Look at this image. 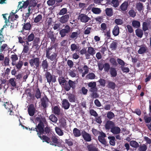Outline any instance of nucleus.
I'll return each mask as SVG.
<instances>
[{
  "label": "nucleus",
  "mask_w": 151,
  "mask_h": 151,
  "mask_svg": "<svg viewBox=\"0 0 151 151\" xmlns=\"http://www.w3.org/2000/svg\"><path fill=\"white\" fill-rule=\"evenodd\" d=\"M45 118L41 117H37L36 119V123L38 124L37 126V127L32 128L31 129L29 128V130H35L37 132V134L39 137L41 139L43 140V142H45L48 143H49L52 145H55L59 147H62L63 148L66 147L63 144V141L61 140L58 139V137L52 136V137L51 139L49 137L41 135L43 134L44 132V123L45 122Z\"/></svg>",
  "instance_id": "obj_1"
},
{
  "label": "nucleus",
  "mask_w": 151,
  "mask_h": 151,
  "mask_svg": "<svg viewBox=\"0 0 151 151\" xmlns=\"http://www.w3.org/2000/svg\"><path fill=\"white\" fill-rule=\"evenodd\" d=\"M55 50L52 47L48 48L46 50V57L51 61L53 63L55 64L57 61L58 57L57 54L55 52Z\"/></svg>",
  "instance_id": "obj_2"
},
{
  "label": "nucleus",
  "mask_w": 151,
  "mask_h": 151,
  "mask_svg": "<svg viewBox=\"0 0 151 151\" xmlns=\"http://www.w3.org/2000/svg\"><path fill=\"white\" fill-rule=\"evenodd\" d=\"M4 103V106L7 110L8 112H10L9 114L11 115H13L14 114V112L12 111L13 106L11 102L5 101Z\"/></svg>",
  "instance_id": "obj_3"
},
{
  "label": "nucleus",
  "mask_w": 151,
  "mask_h": 151,
  "mask_svg": "<svg viewBox=\"0 0 151 151\" xmlns=\"http://www.w3.org/2000/svg\"><path fill=\"white\" fill-rule=\"evenodd\" d=\"M96 52L95 50L93 48L91 47H88L86 53V58L87 59L90 58V56H93Z\"/></svg>",
  "instance_id": "obj_4"
},
{
  "label": "nucleus",
  "mask_w": 151,
  "mask_h": 151,
  "mask_svg": "<svg viewBox=\"0 0 151 151\" xmlns=\"http://www.w3.org/2000/svg\"><path fill=\"white\" fill-rule=\"evenodd\" d=\"M78 19L80 20L81 22L84 23H86L91 20L90 18L83 14H81L79 15Z\"/></svg>",
  "instance_id": "obj_5"
},
{
  "label": "nucleus",
  "mask_w": 151,
  "mask_h": 151,
  "mask_svg": "<svg viewBox=\"0 0 151 151\" xmlns=\"http://www.w3.org/2000/svg\"><path fill=\"white\" fill-rule=\"evenodd\" d=\"M78 70L80 73H82V76L83 77L88 72V68L87 65H85L83 68L81 67L78 68Z\"/></svg>",
  "instance_id": "obj_6"
},
{
  "label": "nucleus",
  "mask_w": 151,
  "mask_h": 151,
  "mask_svg": "<svg viewBox=\"0 0 151 151\" xmlns=\"http://www.w3.org/2000/svg\"><path fill=\"white\" fill-rule=\"evenodd\" d=\"M70 27L68 25H66L65 27V28L62 29L60 31V34L61 37L65 36L67 34H68L70 31Z\"/></svg>",
  "instance_id": "obj_7"
},
{
  "label": "nucleus",
  "mask_w": 151,
  "mask_h": 151,
  "mask_svg": "<svg viewBox=\"0 0 151 151\" xmlns=\"http://www.w3.org/2000/svg\"><path fill=\"white\" fill-rule=\"evenodd\" d=\"M29 0H27L23 3H22V2H19L18 5V8H19V9H21V11H22V9H24L27 8L29 5Z\"/></svg>",
  "instance_id": "obj_8"
},
{
  "label": "nucleus",
  "mask_w": 151,
  "mask_h": 151,
  "mask_svg": "<svg viewBox=\"0 0 151 151\" xmlns=\"http://www.w3.org/2000/svg\"><path fill=\"white\" fill-rule=\"evenodd\" d=\"M82 136L85 140L86 142H90L91 140V135L85 131L82 133Z\"/></svg>",
  "instance_id": "obj_9"
},
{
  "label": "nucleus",
  "mask_w": 151,
  "mask_h": 151,
  "mask_svg": "<svg viewBox=\"0 0 151 151\" xmlns=\"http://www.w3.org/2000/svg\"><path fill=\"white\" fill-rule=\"evenodd\" d=\"M88 85L89 87L90 88V91L91 92H95L97 90V88L96 87V83L95 82H91L89 83Z\"/></svg>",
  "instance_id": "obj_10"
},
{
  "label": "nucleus",
  "mask_w": 151,
  "mask_h": 151,
  "mask_svg": "<svg viewBox=\"0 0 151 151\" xmlns=\"http://www.w3.org/2000/svg\"><path fill=\"white\" fill-rule=\"evenodd\" d=\"M40 60L38 58H36L34 59H31L29 61V63L31 66H33L34 65L38 67L40 64Z\"/></svg>",
  "instance_id": "obj_11"
},
{
  "label": "nucleus",
  "mask_w": 151,
  "mask_h": 151,
  "mask_svg": "<svg viewBox=\"0 0 151 151\" xmlns=\"http://www.w3.org/2000/svg\"><path fill=\"white\" fill-rule=\"evenodd\" d=\"M114 126L115 124L113 122L111 121H108L105 124V127L106 130H109L110 129L111 130V129Z\"/></svg>",
  "instance_id": "obj_12"
},
{
  "label": "nucleus",
  "mask_w": 151,
  "mask_h": 151,
  "mask_svg": "<svg viewBox=\"0 0 151 151\" xmlns=\"http://www.w3.org/2000/svg\"><path fill=\"white\" fill-rule=\"evenodd\" d=\"M69 18V15L66 14L60 17L59 19V21L62 24L68 22Z\"/></svg>",
  "instance_id": "obj_13"
},
{
  "label": "nucleus",
  "mask_w": 151,
  "mask_h": 151,
  "mask_svg": "<svg viewBox=\"0 0 151 151\" xmlns=\"http://www.w3.org/2000/svg\"><path fill=\"white\" fill-rule=\"evenodd\" d=\"M121 129L117 126H114L110 130V132L114 134H117L120 132Z\"/></svg>",
  "instance_id": "obj_14"
},
{
  "label": "nucleus",
  "mask_w": 151,
  "mask_h": 151,
  "mask_svg": "<svg viewBox=\"0 0 151 151\" xmlns=\"http://www.w3.org/2000/svg\"><path fill=\"white\" fill-rule=\"evenodd\" d=\"M88 151H99L98 149L94 145L90 144L87 146Z\"/></svg>",
  "instance_id": "obj_15"
},
{
  "label": "nucleus",
  "mask_w": 151,
  "mask_h": 151,
  "mask_svg": "<svg viewBox=\"0 0 151 151\" xmlns=\"http://www.w3.org/2000/svg\"><path fill=\"white\" fill-rule=\"evenodd\" d=\"M79 35V33L78 32H72L69 35L70 40H76L78 37Z\"/></svg>",
  "instance_id": "obj_16"
},
{
  "label": "nucleus",
  "mask_w": 151,
  "mask_h": 151,
  "mask_svg": "<svg viewBox=\"0 0 151 151\" xmlns=\"http://www.w3.org/2000/svg\"><path fill=\"white\" fill-rule=\"evenodd\" d=\"M28 113L30 116H33L35 113V109L32 105H31L29 106V107L28 109Z\"/></svg>",
  "instance_id": "obj_17"
},
{
  "label": "nucleus",
  "mask_w": 151,
  "mask_h": 151,
  "mask_svg": "<svg viewBox=\"0 0 151 151\" xmlns=\"http://www.w3.org/2000/svg\"><path fill=\"white\" fill-rule=\"evenodd\" d=\"M34 22L35 23H40L42 21V16L41 14H39L35 17L34 20Z\"/></svg>",
  "instance_id": "obj_18"
},
{
  "label": "nucleus",
  "mask_w": 151,
  "mask_h": 151,
  "mask_svg": "<svg viewBox=\"0 0 151 151\" xmlns=\"http://www.w3.org/2000/svg\"><path fill=\"white\" fill-rule=\"evenodd\" d=\"M119 28L117 25H116L113 29L112 33L115 36H116L119 35Z\"/></svg>",
  "instance_id": "obj_19"
},
{
  "label": "nucleus",
  "mask_w": 151,
  "mask_h": 151,
  "mask_svg": "<svg viewBox=\"0 0 151 151\" xmlns=\"http://www.w3.org/2000/svg\"><path fill=\"white\" fill-rule=\"evenodd\" d=\"M9 83L11 85L12 89L13 90L14 88L16 87V83L15 81V78H11L9 80Z\"/></svg>",
  "instance_id": "obj_20"
},
{
  "label": "nucleus",
  "mask_w": 151,
  "mask_h": 151,
  "mask_svg": "<svg viewBox=\"0 0 151 151\" xmlns=\"http://www.w3.org/2000/svg\"><path fill=\"white\" fill-rule=\"evenodd\" d=\"M128 6V2L127 1H125L120 6V9L122 11H125L127 9Z\"/></svg>",
  "instance_id": "obj_21"
},
{
  "label": "nucleus",
  "mask_w": 151,
  "mask_h": 151,
  "mask_svg": "<svg viewBox=\"0 0 151 151\" xmlns=\"http://www.w3.org/2000/svg\"><path fill=\"white\" fill-rule=\"evenodd\" d=\"M62 105L63 107L65 109H68L70 107V104L66 99H64L63 101Z\"/></svg>",
  "instance_id": "obj_22"
},
{
  "label": "nucleus",
  "mask_w": 151,
  "mask_h": 151,
  "mask_svg": "<svg viewBox=\"0 0 151 151\" xmlns=\"http://www.w3.org/2000/svg\"><path fill=\"white\" fill-rule=\"evenodd\" d=\"M42 66L44 71H47L48 67V64L46 59L43 60L42 63Z\"/></svg>",
  "instance_id": "obj_23"
},
{
  "label": "nucleus",
  "mask_w": 151,
  "mask_h": 151,
  "mask_svg": "<svg viewBox=\"0 0 151 151\" xmlns=\"http://www.w3.org/2000/svg\"><path fill=\"white\" fill-rule=\"evenodd\" d=\"M45 76L47 82L50 84L52 79V76L51 75L49 72H47L45 73Z\"/></svg>",
  "instance_id": "obj_24"
},
{
  "label": "nucleus",
  "mask_w": 151,
  "mask_h": 151,
  "mask_svg": "<svg viewBox=\"0 0 151 151\" xmlns=\"http://www.w3.org/2000/svg\"><path fill=\"white\" fill-rule=\"evenodd\" d=\"M48 101V99L46 97H43L41 99V104L44 108L46 107Z\"/></svg>",
  "instance_id": "obj_25"
},
{
  "label": "nucleus",
  "mask_w": 151,
  "mask_h": 151,
  "mask_svg": "<svg viewBox=\"0 0 151 151\" xmlns=\"http://www.w3.org/2000/svg\"><path fill=\"white\" fill-rule=\"evenodd\" d=\"M55 130L56 132L59 136H62L64 134L63 131L62 130L59 128L58 127H56L55 128Z\"/></svg>",
  "instance_id": "obj_26"
},
{
  "label": "nucleus",
  "mask_w": 151,
  "mask_h": 151,
  "mask_svg": "<svg viewBox=\"0 0 151 151\" xmlns=\"http://www.w3.org/2000/svg\"><path fill=\"white\" fill-rule=\"evenodd\" d=\"M109 140L110 144L112 146L115 145V139L114 136H109L108 137Z\"/></svg>",
  "instance_id": "obj_27"
},
{
  "label": "nucleus",
  "mask_w": 151,
  "mask_h": 151,
  "mask_svg": "<svg viewBox=\"0 0 151 151\" xmlns=\"http://www.w3.org/2000/svg\"><path fill=\"white\" fill-rule=\"evenodd\" d=\"M11 58L12 60V64L13 65H16V61L18 59V58L16 55H12Z\"/></svg>",
  "instance_id": "obj_28"
},
{
  "label": "nucleus",
  "mask_w": 151,
  "mask_h": 151,
  "mask_svg": "<svg viewBox=\"0 0 151 151\" xmlns=\"http://www.w3.org/2000/svg\"><path fill=\"white\" fill-rule=\"evenodd\" d=\"M137 9L140 12L143 10V4L140 2H138L136 4Z\"/></svg>",
  "instance_id": "obj_29"
},
{
  "label": "nucleus",
  "mask_w": 151,
  "mask_h": 151,
  "mask_svg": "<svg viewBox=\"0 0 151 151\" xmlns=\"http://www.w3.org/2000/svg\"><path fill=\"white\" fill-rule=\"evenodd\" d=\"M147 50V48L145 46H141L140 47L138 51L139 54H141L145 52Z\"/></svg>",
  "instance_id": "obj_30"
},
{
  "label": "nucleus",
  "mask_w": 151,
  "mask_h": 151,
  "mask_svg": "<svg viewBox=\"0 0 151 151\" xmlns=\"http://www.w3.org/2000/svg\"><path fill=\"white\" fill-rule=\"evenodd\" d=\"M132 26L135 28H138L140 26V23L137 20H133L132 23Z\"/></svg>",
  "instance_id": "obj_31"
},
{
  "label": "nucleus",
  "mask_w": 151,
  "mask_h": 151,
  "mask_svg": "<svg viewBox=\"0 0 151 151\" xmlns=\"http://www.w3.org/2000/svg\"><path fill=\"white\" fill-rule=\"evenodd\" d=\"M73 134L76 137H79L81 135L80 131L77 128L74 129L73 130Z\"/></svg>",
  "instance_id": "obj_32"
},
{
  "label": "nucleus",
  "mask_w": 151,
  "mask_h": 151,
  "mask_svg": "<svg viewBox=\"0 0 151 151\" xmlns=\"http://www.w3.org/2000/svg\"><path fill=\"white\" fill-rule=\"evenodd\" d=\"M110 72L112 77H115L117 75L116 71L115 69L114 68H110Z\"/></svg>",
  "instance_id": "obj_33"
},
{
  "label": "nucleus",
  "mask_w": 151,
  "mask_h": 151,
  "mask_svg": "<svg viewBox=\"0 0 151 151\" xmlns=\"http://www.w3.org/2000/svg\"><path fill=\"white\" fill-rule=\"evenodd\" d=\"M35 38V35L33 33H31L28 36L27 38V44H28V42H30L32 41Z\"/></svg>",
  "instance_id": "obj_34"
},
{
  "label": "nucleus",
  "mask_w": 151,
  "mask_h": 151,
  "mask_svg": "<svg viewBox=\"0 0 151 151\" xmlns=\"http://www.w3.org/2000/svg\"><path fill=\"white\" fill-rule=\"evenodd\" d=\"M130 145L131 146L134 148H137L139 147L138 143L135 141H131L130 142Z\"/></svg>",
  "instance_id": "obj_35"
},
{
  "label": "nucleus",
  "mask_w": 151,
  "mask_h": 151,
  "mask_svg": "<svg viewBox=\"0 0 151 151\" xmlns=\"http://www.w3.org/2000/svg\"><path fill=\"white\" fill-rule=\"evenodd\" d=\"M149 22H145L143 23L142 25V29L144 31H146L148 29V27L149 25Z\"/></svg>",
  "instance_id": "obj_36"
},
{
  "label": "nucleus",
  "mask_w": 151,
  "mask_h": 151,
  "mask_svg": "<svg viewBox=\"0 0 151 151\" xmlns=\"http://www.w3.org/2000/svg\"><path fill=\"white\" fill-rule=\"evenodd\" d=\"M91 11L94 14H99L101 12V10L100 9L96 7L92 8Z\"/></svg>",
  "instance_id": "obj_37"
},
{
  "label": "nucleus",
  "mask_w": 151,
  "mask_h": 151,
  "mask_svg": "<svg viewBox=\"0 0 151 151\" xmlns=\"http://www.w3.org/2000/svg\"><path fill=\"white\" fill-rule=\"evenodd\" d=\"M136 35L139 37H142L143 35L142 31L139 29H137L135 30Z\"/></svg>",
  "instance_id": "obj_38"
},
{
  "label": "nucleus",
  "mask_w": 151,
  "mask_h": 151,
  "mask_svg": "<svg viewBox=\"0 0 151 151\" xmlns=\"http://www.w3.org/2000/svg\"><path fill=\"white\" fill-rule=\"evenodd\" d=\"M106 14L107 16L111 17L112 16L113 12L112 9L111 8H107L106 10Z\"/></svg>",
  "instance_id": "obj_39"
},
{
  "label": "nucleus",
  "mask_w": 151,
  "mask_h": 151,
  "mask_svg": "<svg viewBox=\"0 0 151 151\" xmlns=\"http://www.w3.org/2000/svg\"><path fill=\"white\" fill-rule=\"evenodd\" d=\"M50 120L54 123H56L57 121V118L54 115L52 114L49 117Z\"/></svg>",
  "instance_id": "obj_40"
},
{
  "label": "nucleus",
  "mask_w": 151,
  "mask_h": 151,
  "mask_svg": "<svg viewBox=\"0 0 151 151\" xmlns=\"http://www.w3.org/2000/svg\"><path fill=\"white\" fill-rule=\"evenodd\" d=\"M95 75L93 73H89L86 76V78L89 79H93L95 78Z\"/></svg>",
  "instance_id": "obj_41"
},
{
  "label": "nucleus",
  "mask_w": 151,
  "mask_h": 151,
  "mask_svg": "<svg viewBox=\"0 0 151 151\" xmlns=\"http://www.w3.org/2000/svg\"><path fill=\"white\" fill-rule=\"evenodd\" d=\"M9 47L6 44H3L0 47V52H2L5 50L6 49H8Z\"/></svg>",
  "instance_id": "obj_42"
},
{
  "label": "nucleus",
  "mask_w": 151,
  "mask_h": 151,
  "mask_svg": "<svg viewBox=\"0 0 151 151\" xmlns=\"http://www.w3.org/2000/svg\"><path fill=\"white\" fill-rule=\"evenodd\" d=\"M52 111L55 114L58 115L60 113V110L58 107L55 106L52 109Z\"/></svg>",
  "instance_id": "obj_43"
},
{
  "label": "nucleus",
  "mask_w": 151,
  "mask_h": 151,
  "mask_svg": "<svg viewBox=\"0 0 151 151\" xmlns=\"http://www.w3.org/2000/svg\"><path fill=\"white\" fill-rule=\"evenodd\" d=\"M68 99L70 102H74L75 101V96L72 94H70L68 95Z\"/></svg>",
  "instance_id": "obj_44"
},
{
  "label": "nucleus",
  "mask_w": 151,
  "mask_h": 151,
  "mask_svg": "<svg viewBox=\"0 0 151 151\" xmlns=\"http://www.w3.org/2000/svg\"><path fill=\"white\" fill-rule=\"evenodd\" d=\"M98 139L99 141L102 144L104 145L106 144V142L105 139L104 137H101L98 136Z\"/></svg>",
  "instance_id": "obj_45"
},
{
  "label": "nucleus",
  "mask_w": 151,
  "mask_h": 151,
  "mask_svg": "<svg viewBox=\"0 0 151 151\" xmlns=\"http://www.w3.org/2000/svg\"><path fill=\"white\" fill-rule=\"evenodd\" d=\"M14 16V14L12 12L10 13V16L9 17V22H13L15 20Z\"/></svg>",
  "instance_id": "obj_46"
},
{
  "label": "nucleus",
  "mask_w": 151,
  "mask_h": 151,
  "mask_svg": "<svg viewBox=\"0 0 151 151\" xmlns=\"http://www.w3.org/2000/svg\"><path fill=\"white\" fill-rule=\"evenodd\" d=\"M31 27V25L29 23H27L25 24L23 27V29L26 30H29Z\"/></svg>",
  "instance_id": "obj_47"
},
{
  "label": "nucleus",
  "mask_w": 151,
  "mask_h": 151,
  "mask_svg": "<svg viewBox=\"0 0 151 151\" xmlns=\"http://www.w3.org/2000/svg\"><path fill=\"white\" fill-rule=\"evenodd\" d=\"M111 3L113 6L115 7H117L119 5V1L118 0H112Z\"/></svg>",
  "instance_id": "obj_48"
},
{
  "label": "nucleus",
  "mask_w": 151,
  "mask_h": 151,
  "mask_svg": "<svg viewBox=\"0 0 151 151\" xmlns=\"http://www.w3.org/2000/svg\"><path fill=\"white\" fill-rule=\"evenodd\" d=\"M58 80L59 83L60 85H63L64 83H65L66 81V80L63 77H59L58 78Z\"/></svg>",
  "instance_id": "obj_49"
},
{
  "label": "nucleus",
  "mask_w": 151,
  "mask_h": 151,
  "mask_svg": "<svg viewBox=\"0 0 151 151\" xmlns=\"http://www.w3.org/2000/svg\"><path fill=\"white\" fill-rule=\"evenodd\" d=\"M23 65L22 62V61H19L17 64H16L17 68L19 70L21 69Z\"/></svg>",
  "instance_id": "obj_50"
},
{
  "label": "nucleus",
  "mask_w": 151,
  "mask_h": 151,
  "mask_svg": "<svg viewBox=\"0 0 151 151\" xmlns=\"http://www.w3.org/2000/svg\"><path fill=\"white\" fill-rule=\"evenodd\" d=\"M114 22L117 25H121L123 23L122 20L119 19H116L114 21Z\"/></svg>",
  "instance_id": "obj_51"
},
{
  "label": "nucleus",
  "mask_w": 151,
  "mask_h": 151,
  "mask_svg": "<svg viewBox=\"0 0 151 151\" xmlns=\"http://www.w3.org/2000/svg\"><path fill=\"white\" fill-rule=\"evenodd\" d=\"M67 12V9L66 8H63L58 13L59 15H63L65 14Z\"/></svg>",
  "instance_id": "obj_52"
},
{
  "label": "nucleus",
  "mask_w": 151,
  "mask_h": 151,
  "mask_svg": "<svg viewBox=\"0 0 151 151\" xmlns=\"http://www.w3.org/2000/svg\"><path fill=\"white\" fill-rule=\"evenodd\" d=\"M68 83L69 86L70 87H72L73 88H75L76 86V83L70 80L68 81Z\"/></svg>",
  "instance_id": "obj_53"
},
{
  "label": "nucleus",
  "mask_w": 151,
  "mask_h": 151,
  "mask_svg": "<svg viewBox=\"0 0 151 151\" xmlns=\"http://www.w3.org/2000/svg\"><path fill=\"white\" fill-rule=\"evenodd\" d=\"M78 48V46L75 44H72L70 45V48L72 51L76 50Z\"/></svg>",
  "instance_id": "obj_54"
},
{
  "label": "nucleus",
  "mask_w": 151,
  "mask_h": 151,
  "mask_svg": "<svg viewBox=\"0 0 151 151\" xmlns=\"http://www.w3.org/2000/svg\"><path fill=\"white\" fill-rule=\"evenodd\" d=\"M147 149V147L145 145L140 146L139 148V150L140 151H145Z\"/></svg>",
  "instance_id": "obj_55"
},
{
  "label": "nucleus",
  "mask_w": 151,
  "mask_h": 151,
  "mask_svg": "<svg viewBox=\"0 0 151 151\" xmlns=\"http://www.w3.org/2000/svg\"><path fill=\"white\" fill-rule=\"evenodd\" d=\"M129 13L130 16L132 17H134L136 16V12L134 10L132 9L129 11Z\"/></svg>",
  "instance_id": "obj_56"
},
{
  "label": "nucleus",
  "mask_w": 151,
  "mask_h": 151,
  "mask_svg": "<svg viewBox=\"0 0 151 151\" xmlns=\"http://www.w3.org/2000/svg\"><path fill=\"white\" fill-rule=\"evenodd\" d=\"M29 50V47L27 45H24V48L22 51V53L23 54L27 53Z\"/></svg>",
  "instance_id": "obj_57"
},
{
  "label": "nucleus",
  "mask_w": 151,
  "mask_h": 151,
  "mask_svg": "<svg viewBox=\"0 0 151 151\" xmlns=\"http://www.w3.org/2000/svg\"><path fill=\"white\" fill-rule=\"evenodd\" d=\"M104 69L105 71L108 72L110 68L109 65L107 63H106L104 65Z\"/></svg>",
  "instance_id": "obj_58"
},
{
  "label": "nucleus",
  "mask_w": 151,
  "mask_h": 151,
  "mask_svg": "<svg viewBox=\"0 0 151 151\" xmlns=\"http://www.w3.org/2000/svg\"><path fill=\"white\" fill-rule=\"evenodd\" d=\"M116 43L115 42H112L110 45V47L112 50H114L116 47Z\"/></svg>",
  "instance_id": "obj_59"
},
{
  "label": "nucleus",
  "mask_w": 151,
  "mask_h": 151,
  "mask_svg": "<svg viewBox=\"0 0 151 151\" xmlns=\"http://www.w3.org/2000/svg\"><path fill=\"white\" fill-rule=\"evenodd\" d=\"M114 116V114L111 112H108L107 114V117L109 119H111Z\"/></svg>",
  "instance_id": "obj_60"
},
{
  "label": "nucleus",
  "mask_w": 151,
  "mask_h": 151,
  "mask_svg": "<svg viewBox=\"0 0 151 151\" xmlns=\"http://www.w3.org/2000/svg\"><path fill=\"white\" fill-rule=\"evenodd\" d=\"M4 64L5 66L9 65V60L8 57H6L5 58Z\"/></svg>",
  "instance_id": "obj_61"
},
{
  "label": "nucleus",
  "mask_w": 151,
  "mask_h": 151,
  "mask_svg": "<svg viewBox=\"0 0 151 151\" xmlns=\"http://www.w3.org/2000/svg\"><path fill=\"white\" fill-rule=\"evenodd\" d=\"M47 4L49 6H52L55 3V0H49L47 2Z\"/></svg>",
  "instance_id": "obj_62"
},
{
  "label": "nucleus",
  "mask_w": 151,
  "mask_h": 151,
  "mask_svg": "<svg viewBox=\"0 0 151 151\" xmlns=\"http://www.w3.org/2000/svg\"><path fill=\"white\" fill-rule=\"evenodd\" d=\"M35 96L37 99L40 98L41 97L40 92L39 89H37L36 90L35 93Z\"/></svg>",
  "instance_id": "obj_63"
},
{
  "label": "nucleus",
  "mask_w": 151,
  "mask_h": 151,
  "mask_svg": "<svg viewBox=\"0 0 151 151\" xmlns=\"http://www.w3.org/2000/svg\"><path fill=\"white\" fill-rule=\"evenodd\" d=\"M95 19L96 20V22L98 23H100L103 22L102 18V17H97L95 18Z\"/></svg>",
  "instance_id": "obj_64"
}]
</instances>
